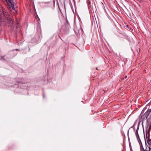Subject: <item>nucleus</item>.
<instances>
[{
  "instance_id": "1",
  "label": "nucleus",
  "mask_w": 151,
  "mask_h": 151,
  "mask_svg": "<svg viewBox=\"0 0 151 151\" xmlns=\"http://www.w3.org/2000/svg\"><path fill=\"white\" fill-rule=\"evenodd\" d=\"M6 19L7 24L8 26H11L12 24V19L9 18V15L7 12L1 5H0V24H2L4 22Z\"/></svg>"
},
{
  "instance_id": "6",
  "label": "nucleus",
  "mask_w": 151,
  "mask_h": 151,
  "mask_svg": "<svg viewBox=\"0 0 151 151\" xmlns=\"http://www.w3.org/2000/svg\"><path fill=\"white\" fill-rule=\"evenodd\" d=\"M126 77H127V76H125V78H126Z\"/></svg>"
},
{
  "instance_id": "5",
  "label": "nucleus",
  "mask_w": 151,
  "mask_h": 151,
  "mask_svg": "<svg viewBox=\"0 0 151 151\" xmlns=\"http://www.w3.org/2000/svg\"><path fill=\"white\" fill-rule=\"evenodd\" d=\"M15 50H19L18 49H16Z\"/></svg>"
},
{
  "instance_id": "4",
  "label": "nucleus",
  "mask_w": 151,
  "mask_h": 151,
  "mask_svg": "<svg viewBox=\"0 0 151 151\" xmlns=\"http://www.w3.org/2000/svg\"><path fill=\"white\" fill-rule=\"evenodd\" d=\"M141 151H146L143 148L141 147L140 148Z\"/></svg>"
},
{
  "instance_id": "3",
  "label": "nucleus",
  "mask_w": 151,
  "mask_h": 151,
  "mask_svg": "<svg viewBox=\"0 0 151 151\" xmlns=\"http://www.w3.org/2000/svg\"><path fill=\"white\" fill-rule=\"evenodd\" d=\"M147 143L149 145V148L150 150H151V141H147Z\"/></svg>"
},
{
  "instance_id": "2",
  "label": "nucleus",
  "mask_w": 151,
  "mask_h": 151,
  "mask_svg": "<svg viewBox=\"0 0 151 151\" xmlns=\"http://www.w3.org/2000/svg\"><path fill=\"white\" fill-rule=\"evenodd\" d=\"M7 3V7L10 11L12 10L16 11L15 9L17 7L16 0H5Z\"/></svg>"
}]
</instances>
